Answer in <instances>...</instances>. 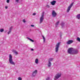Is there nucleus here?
Wrapping results in <instances>:
<instances>
[{
  "mask_svg": "<svg viewBox=\"0 0 80 80\" xmlns=\"http://www.w3.org/2000/svg\"><path fill=\"white\" fill-rule=\"evenodd\" d=\"M9 62L12 65H15V63L13 61V59H12V56L11 54H10L9 55V59H8Z\"/></svg>",
  "mask_w": 80,
  "mask_h": 80,
  "instance_id": "obj_1",
  "label": "nucleus"
},
{
  "mask_svg": "<svg viewBox=\"0 0 80 80\" xmlns=\"http://www.w3.org/2000/svg\"><path fill=\"white\" fill-rule=\"evenodd\" d=\"M73 50L74 48H69L68 50V53L69 54H73Z\"/></svg>",
  "mask_w": 80,
  "mask_h": 80,
  "instance_id": "obj_2",
  "label": "nucleus"
},
{
  "mask_svg": "<svg viewBox=\"0 0 80 80\" xmlns=\"http://www.w3.org/2000/svg\"><path fill=\"white\" fill-rule=\"evenodd\" d=\"M43 17H44V12H43L42 13L41 16V17L40 19V23H42V22H43V19H44V18H43Z\"/></svg>",
  "mask_w": 80,
  "mask_h": 80,
  "instance_id": "obj_3",
  "label": "nucleus"
},
{
  "mask_svg": "<svg viewBox=\"0 0 80 80\" xmlns=\"http://www.w3.org/2000/svg\"><path fill=\"white\" fill-rule=\"evenodd\" d=\"M61 43V42H58L56 45L55 52L56 53H57V52H58V48H59V46Z\"/></svg>",
  "mask_w": 80,
  "mask_h": 80,
  "instance_id": "obj_4",
  "label": "nucleus"
},
{
  "mask_svg": "<svg viewBox=\"0 0 80 80\" xmlns=\"http://www.w3.org/2000/svg\"><path fill=\"white\" fill-rule=\"evenodd\" d=\"M61 75H62V74L61 73H58L55 76L54 80H57L58 78H59V77H61Z\"/></svg>",
  "mask_w": 80,
  "mask_h": 80,
  "instance_id": "obj_5",
  "label": "nucleus"
},
{
  "mask_svg": "<svg viewBox=\"0 0 80 80\" xmlns=\"http://www.w3.org/2000/svg\"><path fill=\"white\" fill-rule=\"evenodd\" d=\"M73 2L68 7V9L67 10V12H69V11L70 10V8H71L73 6Z\"/></svg>",
  "mask_w": 80,
  "mask_h": 80,
  "instance_id": "obj_6",
  "label": "nucleus"
},
{
  "mask_svg": "<svg viewBox=\"0 0 80 80\" xmlns=\"http://www.w3.org/2000/svg\"><path fill=\"white\" fill-rule=\"evenodd\" d=\"M57 13L54 10H53L52 12V17H55L57 16Z\"/></svg>",
  "mask_w": 80,
  "mask_h": 80,
  "instance_id": "obj_7",
  "label": "nucleus"
},
{
  "mask_svg": "<svg viewBox=\"0 0 80 80\" xmlns=\"http://www.w3.org/2000/svg\"><path fill=\"white\" fill-rule=\"evenodd\" d=\"M37 70H34L32 73V75L33 77H35L37 75Z\"/></svg>",
  "mask_w": 80,
  "mask_h": 80,
  "instance_id": "obj_8",
  "label": "nucleus"
},
{
  "mask_svg": "<svg viewBox=\"0 0 80 80\" xmlns=\"http://www.w3.org/2000/svg\"><path fill=\"white\" fill-rule=\"evenodd\" d=\"M78 53V50L74 48V50H73V54L74 53Z\"/></svg>",
  "mask_w": 80,
  "mask_h": 80,
  "instance_id": "obj_9",
  "label": "nucleus"
},
{
  "mask_svg": "<svg viewBox=\"0 0 80 80\" xmlns=\"http://www.w3.org/2000/svg\"><path fill=\"white\" fill-rule=\"evenodd\" d=\"M73 42V40H69L67 42V43L68 45H70L71 43H72Z\"/></svg>",
  "mask_w": 80,
  "mask_h": 80,
  "instance_id": "obj_10",
  "label": "nucleus"
},
{
  "mask_svg": "<svg viewBox=\"0 0 80 80\" xmlns=\"http://www.w3.org/2000/svg\"><path fill=\"white\" fill-rule=\"evenodd\" d=\"M35 63H36V64H38V63H39V60H38V59H35Z\"/></svg>",
  "mask_w": 80,
  "mask_h": 80,
  "instance_id": "obj_11",
  "label": "nucleus"
},
{
  "mask_svg": "<svg viewBox=\"0 0 80 80\" xmlns=\"http://www.w3.org/2000/svg\"><path fill=\"white\" fill-rule=\"evenodd\" d=\"M50 3L51 5H55V4L56 3V1H53L50 2Z\"/></svg>",
  "mask_w": 80,
  "mask_h": 80,
  "instance_id": "obj_12",
  "label": "nucleus"
},
{
  "mask_svg": "<svg viewBox=\"0 0 80 80\" xmlns=\"http://www.w3.org/2000/svg\"><path fill=\"white\" fill-rule=\"evenodd\" d=\"M53 60V58H51L48 59V62H52Z\"/></svg>",
  "mask_w": 80,
  "mask_h": 80,
  "instance_id": "obj_13",
  "label": "nucleus"
},
{
  "mask_svg": "<svg viewBox=\"0 0 80 80\" xmlns=\"http://www.w3.org/2000/svg\"><path fill=\"white\" fill-rule=\"evenodd\" d=\"M12 51L13 53H14L16 55L18 54V52H17L16 51V50H12Z\"/></svg>",
  "mask_w": 80,
  "mask_h": 80,
  "instance_id": "obj_14",
  "label": "nucleus"
},
{
  "mask_svg": "<svg viewBox=\"0 0 80 80\" xmlns=\"http://www.w3.org/2000/svg\"><path fill=\"white\" fill-rule=\"evenodd\" d=\"M51 65L52 63H51V62H48V63L47 64L48 67H51Z\"/></svg>",
  "mask_w": 80,
  "mask_h": 80,
  "instance_id": "obj_15",
  "label": "nucleus"
},
{
  "mask_svg": "<svg viewBox=\"0 0 80 80\" xmlns=\"http://www.w3.org/2000/svg\"><path fill=\"white\" fill-rule=\"evenodd\" d=\"M59 23H60V21H58V22H56V23L55 24L56 27H57L58 26V25L59 24Z\"/></svg>",
  "mask_w": 80,
  "mask_h": 80,
  "instance_id": "obj_16",
  "label": "nucleus"
},
{
  "mask_svg": "<svg viewBox=\"0 0 80 80\" xmlns=\"http://www.w3.org/2000/svg\"><path fill=\"white\" fill-rule=\"evenodd\" d=\"M61 25L62 26V28H63L64 26H65V23L62 22L61 24Z\"/></svg>",
  "mask_w": 80,
  "mask_h": 80,
  "instance_id": "obj_17",
  "label": "nucleus"
},
{
  "mask_svg": "<svg viewBox=\"0 0 80 80\" xmlns=\"http://www.w3.org/2000/svg\"><path fill=\"white\" fill-rule=\"evenodd\" d=\"M77 18H78V19H80V14H78L77 16Z\"/></svg>",
  "mask_w": 80,
  "mask_h": 80,
  "instance_id": "obj_18",
  "label": "nucleus"
},
{
  "mask_svg": "<svg viewBox=\"0 0 80 80\" xmlns=\"http://www.w3.org/2000/svg\"><path fill=\"white\" fill-rule=\"evenodd\" d=\"M4 31V30L3 28H1L0 29V32H3Z\"/></svg>",
  "mask_w": 80,
  "mask_h": 80,
  "instance_id": "obj_19",
  "label": "nucleus"
},
{
  "mask_svg": "<svg viewBox=\"0 0 80 80\" xmlns=\"http://www.w3.org/2000/svg\"><path fill=\"white\" fill-rule=\"evenodd\" d=\"M12 28H13V27L11 26V27H10L9 28V30L12 31Z\"/></svg>",
  "mask_w": 80,
  "mask_h": 80,
  "instance_id": "obj_20",
  "label": "nucleus"
},
{
  "mask_svg": "<svg viewBox=\"0 0 80 80\" xmlns=\"http://www.w3.org/2000/svg\"><path fill=\"white\" fill-rule=\"evenodd\" d=\"M11 32H12V31H10V30H9L8 32V34H10V33H11Z\"/></svg>",
  "mask_w": 80,
  "mask_h": 80,
  "instance_id": "obj_21",
  "label": "nucleus"
},
{
  "mask_svg": "<svg viewBox=\"0 0 80 80\" xmlns=\"http://www.w3.org/2000/svg\"><path fill=\"white\" fill-rule=\"evenodd\" d=\"M42 38L43 40H45V37H44V36H42Z\"/></svg>",
  "mask_w": 80,
  "mask_h": 80,
  "instance_id": "obj_22",
  "label": "nucleus"
},
{
  "mask_svg": "<svg viewBox=\"0 0 80 80\" xmlns=\"http://www.w3.org/2000/svg\"><path fill=\"white\" fill-rule=\"evenodd\" d=\"M27 38L28 39V40H33L32 39H31L30 38Z\"/></svg>",
  "mask_w": 80,
  "mask_h": 80,
  "instance_id": "obj_23",
  "label": "nucleus"
},
{
  "mask_svg": "<svg viewBox=\"0 0 80 80\" xmlns=\"http://www.w3.org/2000/svg\"><path fill=\"white\" fill-rule=\"evenodd\" d=\"M77 40H80V38L78 37Z\"/></svg>",
  "mask_w": 80,
  "mask_h": 80,
  "instance_id": "obj_24",
  "label": "nucleus"
},
{
  "mask_svg": "<svg viewBox=\"0 0 80 80\" xmlns=\"http://www.w3.org/2000/svg\"><path fill=\"white\" fill-rule=\"evenodd\" d=\"M18 80H22V78H21V77H19L18 78Z\"/></svg>",
  "mask_w": 80,
  "mask_h": 80,
  "instance_id": "obj_25",
  "label": "nucleus"
},
{
  "mask_svg": "<svg viewBox=\"0 0 80 80\" xmlns=\"http://www.w3.org/2000/svg\"><path fill=\"white\" fill-rule=\"evenodd\" d=\"M7 2L8 3H9L10 2V0H7Z\"/></svg>",
  "mask_w": 80,
  "mask_h": 80,
  "instance_id": "obj_26",
  "label": "nucleus"
},
{
  "mask_svg": "<svg viewBox=\"0 0 80 80\" xmlns=\"http://www.w3.org/2000/svg\"><path fill=\"white\" fill-rule=\"evenodd\" d=\"M47 7L48 8H50V6L49 5H47Z\"/></svg>",
  "mask_w": 80,
  "mask_h": 80,
  "instance_id": "obj_27",
  "label": "nucleus"
},
{
  "mask_svg": "<svg viewBox=\"0 0 80 80\" xmlns=\"http://www.w3.org/2000/svg\"><path fill=\"white\" fill-rule=\"evenodd\" d=\"M23 22L24 23H25V22H26V21H25V19H23Z\"/></svg>",
  "mask_w": 80,
  "mask_h": 80,
  "instance_id": "obj_28",
  "label": "nucleus"
},
{
  "mask_svg": "<svg viewBox=\"0 0 80 80\" xmlns=\"http://www.w3.org/2000/svg\"><path fill=\"white\" fill-rule=\"evenodd\" d=\"M50 79V78L49 77H48L46 78V80H48Z\"/></svg>",
  "mask_w": 80,
  "mask_h": 80,
  "instance_id": "obj_29",
  "label": "nucleus"
},
{
  "mask_svg": "<svg viewBox=\"0 0 80 80\" xmlns=\"http://www.w3.org/2000/svg\"><path fill=\"white\" fill-rule=\"evenodd\" d=\"M30 50H31V51H34V49H31Z\"/></svg>",
  "mask_w": 80,
  "mask_h": 80,
  "instance_id": "obj_30",
  "label": "nucleus"
},
{
  "mask_svg": "<svg viewBox=\"0 0 80 80\" xmlns=\"http://www.w3.org/2000/svg\"><path fill=\"white\" fill-rule=\"evenodd\" d=\"M19 0H16V2H18Z\"/></svg>",
  "mask_w": 80,
  "mask_h": 80,
  "instance_id": "obj_31",
  "label": "nucleus"
},
{
  "mask_svg": "<svg viewBox=\"0 0 80 80\" xmlns=\"http://www.w3.org/2000/svg\"><path fill=\"white\" fill-rule=\"evenodd\" d=\"M36 15V13H34L33 14V15Z\"/></svg>",
  "mask_w": 80,
  "mask_h": 80,
  "instance_id": "obj_32",
  "label": "nucleus"
},
{
  "mask_svg": "<svg viewBox=\"0 0 80 80\" xmlns=\"http://www.w3.org/2000/svg\"><path fill=\"white\" fill-rule=\"evenodd\" d=\"M5 8H6V9H7V8H8V7L6 6L5 7Z\"/></svg>",
  "mask_w": 80,
  "mask_h": 80,
  "instance_id": "obj_33",
  "label": "nucleus"
},
{
  "mask_svg": "<svg viewBox=\"0 0 80 80\" xmlns=\"http://www.w3.org/2000/svg\"><path fill=\"white\" fill-rule=\"evenodd\" d=\"M31 27H34V25H31Z\"/></svg>",
  "mask_w": 80,
  "mask_h": 80,
  "instance_id": "obj_34",
  "label": "nucleus"
},
{
  "mask_svg": "<svg viewBox=\"0 0 80 80\" xmlns=\"http://www.w3.org/2000/svg\"><path fill=\"white\" fill-rule=\"evenodd\" d=\"M31 42H34V40H31Z\"/></svg>",
  "mask_w": 80,
  "mask_h": 80,
  "instance_id": "obj_35",
  "label": "nucleus"
},
{
  "mask_svg": "<svg viewBox=\"0 0 80 80\" xmlns=\"http://www.w3.org/2000/svg\"><path fill=\"white\" fill-rule=\"evenodd\" d=\"M43 42L44 43H45V40H44L43 41Z\"/></svg>",
  "mask_w": 80,
  "mask_h": 80,
  "instance_id": "obj_36",
  "label": "nucleus"
},
{
  "mask_svg": "<svg viewBox=\"0 0 80 80\" xmlns=\"http://www.w3.org/2000/svg\"><path fill=\"white\" fill-rule=\"evenodd\" d=\"M60 37H62V35H60Z\"/></svg>",
  "mask_w": 80,
  "mask_h": 80,
  "instance_id": "obj_37",
  "label": "nucleus"
},
{
  "mask_svg": "<svg viewBox=\"0 0 80 80\" xmlns=\"http://www.w3.org/2000/svg\"><path fill=\"white\" fill-rule=\"evenodd\" d=\"M78 42H80V40H78Z\"/></svg>",
  "mask_w": 80,
  "mask_h": 80,
  "instance_id": "obj_38",
  "label": "nucleus"
}]
</instances>
